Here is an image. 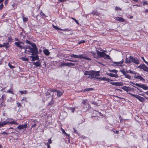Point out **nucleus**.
Returning a JSON list of instances; mask_svg holds the SVG:
<instances>
[{
	"instance_id": "1",
	"label": "nucleus",
	"mask_w": 148,
	"mask_h": 148,
	"mask_svg": "<svg viewBox=\"0 0 148 148\" xmlns=\"http://www.w3.org/2000/svg\"><path fill=\"white\" fill-rule=\"evenodd\" d=\"M31 46L32 47L29 46H26L24 53H25L26 51H28L32 53V56H35L36 54H38V49L35 43H33V44H32Z\"/></svg>"
},
{
	"instance_id": "2",
	"label": "nucleus",
	"mask_w": 148,
	"mask_h": 148,
	"mask_svg": "<svg viewBox=\"0 0 148 148\" xmlns=\"http://www.w3.org/2000/svg\"><path fill=\"white\" fill-rule=\"evenodd\" d=\"M8 123L10 124H15L16 125H18V123L16 122L15 121L13 120L12 121H4L3 122H1L0 123V127H3L4 125H6Z\"/></svg>"
},
{
	"instance_id": "3",
	"label": "nucleus",
	"mask_w": 148,
	"mask_h": 148,
	"mask_svg": "<svg viewBox=\"0 0 148 148\" xmlns=\"http://www.w3.org/2000/svg\"><path fill=\"white\" fill-rule=\"evenodd\" d=\"M127 93L132 95V96L136 98L140 101L143 102L145 100V99L143 97H140V96L135 94H133L130 92H127Z\"/></svg>"
},
{
	"instance_id": "4",
	"label": "nucleus",
	"mask_w": 148,
	"mask_h": 148,
	"mask_svg": "<svg viewBox=\"0 0 148 148\" xmlns=\"http://www.w3.org/2000/svg\"><path fill=\"white\" fill-rule=\"evenodd\" d=\"M21 44H24V43L22 42H16L14 43V44L17 48H19L21 49H24L25 50L26 46H23L21 45Z\"/></svg>"
},
{
	"instance_id": "5",
	"label": "nucleus",
	"mask_w": 148,
	"mask_h": 148,
	"mask_svg": "<svg viewBox=\"0 0 148 148\" xmlns=\"http://www.w3.org/2000/svg\"><path fill=\"white\" fill-rule=\"evenodd\" d=\"M137 68L142 69L144 71L148 72V68L144 64H141L137 66Z\"/></svg>"
},
{
	"instance_id": "6",
	"label": "nucleus",
	"mask_w": 148,
	"mask_h": 148,
	"mask_svg": "<svg viewBox=\"0 0 148 148\" xmlns=\"http://www.w3.org/2000/svg\"><path fill=\"white\" fill-rule=\"evenodd\" d=\"M27 124H25L24 125H20L18 126L17 128H16L14 130L17 132H19L18 131L16 130V129H18L19 130H21L22 129H26L27 127Z\"/></svg>"
},
{
	"instance_id": "7",
	"label": "nucleus",
	"mask_w": 148,
	"mask_h": 148,
	"mask_svg": "<svg viewBox=\"0 0 148 148\" xmlns=\"http://www.w3.org/2000/svg\"><path fill=\"white\" fill-rule=\"evenodd\" d=\"M130 58H131V63L132 62L137 64H139V60L136 57L134 58L133 57L130 56Z\"/></svg>"
},
{
	"instance_id": "8",
	"label": "nucleus",
	"mask_w": 148,
	"mask_h": 148,
	"mask_svg": "<svg viewBox=\"0 0 148 148\" xmlns=\"http://www.w3.org/2000/svg\"><path fill=\"white\" fill-rule=\"evenodd\" d=\"M136 86L145 90H147L148 89V87L145 84H140L138 83H136Z\"/></svg>"
},
{
	"instance_id": "9",
	"label": "nucleus",
	"mask_w": 148,
	"mask_h": 148,
	"mask_svg": "<svg viewBox=\"0 0 148 148\" xmlns=\"http://www.w3.org/2000/svg\"><path fill=\"white\" fill-rule=\"evenodd\" d=\"M120 71L125 76V78L129 79H131V76L130 75L126 74L125 69H123L121 70Z\"/></svg>"
},
{
	"instance_id": "10",
	"label": "nucleus",
	"mask_w": 148,
	"mask_h": 148,
	"mask_svg": "<svg viewBox=\"0 0 148 148\" xmlns=\"http://www.w3.org/2000/svg\"><path fill=\"white\" fill-rule=\"evenodd\" d=\"M96 51L97 54V57L98 58H103L105 53L104 52H101L98 50H97Z\"/></svg>"
},
{
	"instance_id": "11",
	"label": "nucleus",
	"mask_w": 148,
	"mask_h": 148,
	"mask_svg": "<svg viewBox=\"0 0 148 148\" xmlns=\"http://www.w3.org/2000/svg\"><path fill=\"white\" fill-rule=\"evenodd\" d=\"M35 56H34L31 55L29 57L32 58L31 61H35V60H39V57L38 54L35 55Z\"/></svg>"
},
{
	"instance_id": "12",
	"label": "nucleus",
	"mask_w": 148,
	"mask_h": 148,
	"mask_svg": "<svg viewBox=\"0 0 148 148\" xmlns=\"http://www.w3.org/2000/svg\"><path fill=\"white\" fill-rule=\"evenodd\" d=\"M78 58L80 59H83L86 60L90 61L91 59L89 58L87 56H83V54H80L78 55Z\"/></svg>"
},
{
	"instance_id": "13",
	"label": "nucleus",
	"mask_w": 148,
	"mask_h": 148,
	"mask_svg": "<svg viewBox=\"0 0 148 148\" xmlns=\"http://www.w3.org/2000/svg\"><path fill=\"white\" fill-rule=\"evenodd\" d=\"M110 84L116 86H122L123 85L122 82H110Z\"/></svg>"
},
{
	"instance_id": "14",
	"label": "nucleus",
	"mask_w": 148,
	"mask_h": 148,
	"mask_svg": "<svg viewBox=\"0 0 148 148\" xmlns=\"http://www.w3.org/2000/svg\"><path fill=\"white\" fill-rule=\"evenodd\" d=\"M124 62V60L123 59H122L121 61L118 62H113L112 63L114 64H115L114 65L115 66H121V64L123 63Z\"/></svg>"
},
{
	"instance_id": "15",
	"label": "nucleus",
	"mask_w": 148,
	"mask_h": 148,
	"mask_svg": "<svg viewBox=\"0 0 148 148\" xmlns=\"http://www.w3.org/2000/svg\"><path fill=\"white\" fill-rule=\"evenodd\" d=\"M41 60H38L37 62H33L32 64L33 65L35 66L36 67H40L41 66Z\"/></svg>"
},
{
	"instance_id": "16",
	"label": "nucleus",
	"mask_w": 148,
	"mask_h": 148,
	"mask_svg": "<svg viewBox=\"0 0 148 148\" xmlns=\"http://www.w3.org/2000/svg\"><path fill=\"white\" fill-rule=\"evenodd\" d=\"M9 43L8 42L6 43H3V45L0 44V47H5L6 49L9 47Z\"/></svg>"
},
{
	"instance_id": "17",
	"label": "nucleus",
	"mask_w": 148,
	"mask_h": 148,
	"mask_svg": "<svg viewBox=\"0 0 148 148\" xmlns=\"http://www.w3.org/2000/svg\"><path fill=\"white\" fill-rule=\"evenodd\" d=\"M32 121L31 124L32 125L31 129L33 128L36 126V123L37 122V120H36L32 119Z\"/></svg>"
},
{
	"instance_id": "18",
	"label": "nucleus",
	"mask_w": 148,
	"mask_h": 148,
	"mask_svg": "<svg viewBox=\"0 0 148 148\" xmlns=\"http://www.w3.org/2000/svg\"><path fill=\"white\" fill-rule=\"evenodd\" d=\"M100 71H95L92 70V75H95V76H98L100 75Z\"/></svg>"
},
{
	"instance_id": "19",
	"label": "nucleus",
	"mask_w": 148,
	"mask_h": 148,
	"mask_svg": "<svg viewBox=\"0 0 148 148\" xmlns=\"http://www.w3.org/2000/svg\"><path fill=\"white\" fill-rule=\"evenodd\" d=\"M88 106V105L81 104V106L80 108L82 110H86L88 109L87 108Z\"/></svg>"
},
{
	"instance_id": "20",
	"label": "nucleus",
	"mask_w": 148,
	"mask_h": 148,
	"mask_svg": "<svg viewBox=\"0 0 148 148\" xmlns=\"http://www.w3.org/2000/svg\"><path fill=\"white\" fill-rule=\"evenodd\" d=\"M121 88L122 89L127 92L131 91V88L128 86L127 87L126 86H124L122 87Z\"/></svg>"
},
{
	"instance_id": "21",
	"label": "nucleus",
	"mask_w": 148,
	"mask_h": 148,
	"mask_svg": "<svg viewBox=\"0 0 148 148\" xmlns=\"http://www.w3.org/2000/svg\"><path fill=\"white\" fill-rule=\"evenodd\" d=\"M106 74L112 77H115L117 78L118 77V75L117 74H114L112 73H106Z\"/></svg>"
},
{
	"instance_id": "22",
	"label": "nucleus",
	"mask_w": 148,
	"mask_h": 148,
	"mask_svg": "<svg viewBox=\"0 0 148 148\" xmlns=\"http://www.w3.org/2000/svg\"><path fill=\"white\" fill-rule=\"evenodd\" d=\"M116 20L122 22H124L125 21V20L123 18L120 17H117L116 18Z\"/></svg>"
},
{
	"instance_id": "23",
	"label": "nucleus",
	"mask_w": 148,
	"mask_h": 148,
	"mask_svg": "<svg viewBox=\"0 0 148 148\" xmlns=\"http://www.w3.org/2000/svg\"><path fill=\"white\" fill-rule=\"evenodd\" d=\"M92 70L90 71H86L84 73L85 75H92Z\"/></svg>"
},
{
	"instance_id": "24",
	"label": "nucleus",
	"mask_w": 148,
	"mask_h": 148,
	"mask_svg": "<svg viewBox=\"0 0 148 148\" xmlns=\"http://www.w3.org/2000/svg\"><path fill=\"white\" fill-rule=\"evenodd\" d=\"M93 90V89L92 88H85L83 90V92H88L90 91H92Z\"/></svg>"
},
{
	"instance_id": "25",
	"label": "nucleus",
	"mask_w": 148,
	"mask_h": 148,
	"mask_svg": "<svg viewBox=\"0 0 148 148\" xmlns=\"http://www.w3.org/2000/svg\"><path fill=\"white\" fill-rule=\"evenodd\" d=\"M1 99H2V101H1V103H3L4 102V101L6 99V95L5 94H3L1 96Z\"/></svg>"
},
{
	"instance_id": "26",
	"label": "nucleus",
	"mask_w": 148,
	"mask_h": 148,
	"mask_svg": "<svg viewBox=\"0 0 148 148\" xmlns=\"http://www.w3.org/2000/svg\"><path fill=\"white\" fill-rule=\"evenodd\" d=\"M57 96L58 97H60L62 95L63 93L60 90H58L57 91Z\"/></svg>"
},
{
	"instance_id": "27",
	"label": "nucleus",
	"mask_w": 148,
	"mask_h": 148,
	"mask_svg": "<svg viewBox=\"0 0 148 148\" xmlns=\"http://www.w3.org/2000/svg\"><path fill=\"white\" fill-rule=\"evenodd\" d=\"M131 58H130V56L128 58H126L125 60V63H131Z\"/></svg>"
},
{
	"instance_id": "28",
	"label": "nucleus",
	"mask_w": 148,
	"mask_h": 148,
	"mask_svg": "<svg viewBox=\"0 0 148 148\" xmlns=\"http://www.w3.org/2000/svg\"><path fill=\"white\" fill-rule=\"evenodd\" d=\"M43 52L45 55L46 56H48L49 55L50 52L47 49H45L43 50Z\"/></svg>"
},
{
	"instance_id": "29",
	"label": "nucleus",
	"mask_w": 148,
	"mask_h": 148,
	"mask_svg": "<svg viewBox=\"0 0 148 148\" xmlns=\"http://www.w3.org/2000/svg\"><path fill=\"white\" fill-rule=\"evenodd\" d=\"M53 27H54L56 30H64V31H68V29H64V30H63L62 29H61L60 28H59L57 26H55L54 25H53Z\"/></svg>"
},
{
	"instance_id": "30",
	"label": "nucleus",
	"mask_w": 148,
	"mask_h": 148,
	"mask_svg": "<svg viewBox=\"0 0 148 148\" xmlns=\"http://www.w3.org/2000/svg\"><path fill=\"white\" fill-rule=\"evenodd\" d=\"M136 77V79H139L141 81H145V79H144L142 77L140 76V75L139 76H137V77Z\"/></svg>"
},
{
	"instance_id": "31",
	"label": "nucleus",
	"mask_w": 148,
	"mask_h": 148,
	"mask_svg": "<svg viewBox=\"0 0 148 148\" xmlns=\"http://www.w3.org/2000/svg\"><path fill=\"white\" fill-rule=\"evenodd\" d=\"M104 59H107L110 60V57L108 55L106 54V53L105 55H104V57H103Z\"/></svg>"
},
{
	"instance_id": "32",
	"label": "nucleus",
	"mask_w": 148,
	"mask_h": 148,
	"mask_svg": "<svg viewBox=\"0 0 148 148\" xmlns=\"http://www.w3.org/2000/svg\"><path fill=\"white\" fill-rule=\"evenodd\" d=\"M70 56L74 58H78V55L74 54H71Z\"/></svg>"
},
{
	"instance_id": "33",
	"label": "nucleus",
	"mask_w": 148,
	"mask_h": 148,
	"mask_svg": "<svg viewBox=\"0 0 148 148\" xmlns=\"http://www.w3.org/2000/svg\"><path fill=\"white\" fill-rule=\"evenodd\" d=\"M75 65V64L74 63L67 62V66L71 67Z\"/></svg>"
},
{
	"instance_id": "34",
	"label": "nucleus",
	"mask_w": 148,
	"mask_h": 148,
	"mask_svg": "<svg viewBox=\"0 0 148 148\" xmlns=\"http://www.w3.org/2000/svg\"><path fill=\"white\" fill-rule=\"evenodd\" d=\"M40 14L42 18H44L45 17V14L43 13L42 10L40 12Z\"/></svg>"
},
{
	"instance_id": "35",
	"label": "nucleus",
	"mask_w": 148,
	"mask_h": 148,
	"mask_svg": "<svg viewBox=\"0 0 148 148\" xmlns=\"http://www.w3.org/2000/svg\"><path fill=\"white\" fill-rule=\"evenodd\" d=\"M87 99H85V100H83V101H82V102L81 103V104L88 105V103H87Z\"/></svg>"
},
{
	"instance_id": "36",
	"label": "nucleus",
	"mask_w": 148,
	"mask_h": 148,
	"mask_svg": "<svg viewBox=\"0 0 148 148\" xmlns=\"http://www.w3.org/2000/svg\"><path fill=\"white\" fill-rule=\"evenodd\" d=\"M134 73H133V74H134V78L136 79V77H137V76H139V74L138 73L134 71Z\"/></svg>"
},
{
	"instance_id": "37",
	"label": "nucleus",
	"mask_w": 148,
	"mask_h": 148,
	"mask_svg": "<svg viewBox=\"0 0 148 148\" xmlns=\"http://www.w3.org/2000/svg\"><path fill=\"white\" fill-rule=\"evenodd\" d=\"M21 59L23 61L26 62H29V59L27 58H25L24 57H22Z\"/></svg>"
},
{
	"instance_id": "38",
	"label": "nucleus",
	"mask_w": 148,
	"mask_h": 148,
	"mask_svg": "<svg viewBox=\"0 0 148 148\" xmlns=\"http://www.w3.org/2000/svg\"><path fill=\"white\" fill-rule=\"evenodd\" d=\"M91 53H92V54L93 55V57L95 58H96L97 59H98L97 57H96V54L95 52H94L93 51H91Z\"/></svg>"
},
{
	"instance_id": "39",
	"label": "nucleus",
	"mask_w": 148,
	"mask_h": 148,
	"mask_svg": "<svg viewBox=\"0 0 148 148\" xmlns=\"http://www.w3.org/2000/svg\"><path fill=\"white\" fill-rule=\"evenodd\" d=\"M109 71L110 72H113L115 73H117L118 72V71L115 69L113 70H110Z\"/></svg>"
},
{
	"instance_id": "40",
	"label": "nucleus",
	"mask_w": 148,
	"mask_h": 148,
	"mask_svg": "<svg viewBox=\"0 0 148 148\" xmlns=\"http://www.w3.org/2000/svg\"><path fill=\"white\" fill-rule=\"evenodd\" d=\"M60 66H67V62H63L60 65Z\"/></svg>"
},
{
	"instance_id": "41",
	"label": "nucleus",
	"mask_w": 148,
	"mask_h": 148,
	"mask_svg": "<svg viewBox=\"0 0 148 148\" xmlns=\"http://www.w3.org/2000/svg\"><path fill=\"white\" fill-rule=\"evenodd\" d=\"M25 43H26L29 44L31 45H32V44H33V43H31L30 41L27 40H25Z\"/></svg>"
},
{
	"instance_id": "42",
	"label": "nucleus",
	"mask_w": 148,
	"mask_h": 148,
	"mask_svg": "<svg viewBox=\"0 0 148 148\" xmlns=\"http://www.w3.org/2000/svg\"><path fill=\"white\" fill-rule=\"evenodd\" d=\"M51 94L50 93L48 92V91H47L46 94V96H47V97H49L51 96Z\"/></svg>"
},
{
	"instance_id": "43",
	"label": "nucleus",
	"mask_w": 148,
	"mask_h": 148,
	"mask_svg": "<svg viewBox=\"0 0 148 148\" xmlns=\"http://www.w3.org/2000/svg\"><path fill=\"white\" fill-rule=\"evenodd\" d=\"M76 107H75L74 108H70V110L71 111V112H74L75 110V109Z\"/></svg>"
},
{
	"instance_id": "44",
	"label": "nucleus",
	"mask_w": 148,
	"mask_h": 148,
	"mask_svg": "<svg viewBox=\"0 0 148 148\" xmlns=\"http://www.w3.org/2000/svg\"><path fill=\"white\" fill-rule=\"evenodd\" d=\"M7 93H11L12 94H14V93L13 91L12 90H10V89H9V90H8L7 91Z\"/></svg>"
},
{
	"instance_id": "45",
	"label": "nucleus",
	"mask_w": 148,
	"mask_h": 148,
	"mask_svg": "<svg viewBox=\"0 0 148 148\" xmlns=\"http://www.w3.org/2000/svg\"><path fill=\"white\" fill-rule=\"evenodd\" d=\"M125 72L126 73H129L131 74H133V73H134V71H132L130 70H129L128 71H126Z\"/></svg>"
},
{
	"instance_id": "46",
	"label": "nucleus",
	"mask_w": 148,
	"mask_h": 148,
	"mask_svg": "<svg viewBox=\"0 0 148 148\" xmlns=\"http://www.w3.org/2000/svg\"><path fill=\"white\" fill-rule=\"evenodd\" d=\"M8 66L11 69H13L15 68V67L12 65L11 64H10V63H9L8 64Z\"/></svg>"
},
{
	"instance_id": "47",
	"label": "nucleus",
	"mask_w": 148,
	"mask_h": 148,
	"mask_svg": "<svg viewBox=\"0 0 148 148\" xmlns=\"http://www.w3.org/2000/svg\"><path fill=\"white\" fill-rule=\"evenodd\" d=\"M54 104V101H51L48 104L49 105L52 106Z\"/></svg>"
},
{
	"instance_id": "48",
	"label": "nucleus",
	"mask_w": 148,
	"mask_h": 148,
	"mask_svg": "<svg viewBox=\"0 0 148 148\" xmlns=\"http://www.w3.org/2000/svg\"><path fill=\"white\" fill-rule=\"evenodd\" d=\"M52 143V141H51V138H50V139H48V142L47 143V144H51Z\"/></svg>"
},
{
	"instance_id": "49",
	"label": "nucleus",
	"mask_w": 148,
	"mask_h": 148,
	"mask_svg": "<svg viewBox=\"0 0 148 148\" xmlns=\"http://www.w3.org/2000/svg\"><path fill=\"white\" fill-rule=\"evenodd\" d=\"M141 59L143 60L144 62L147 64V65L148 64V62L146 61L144 58L143 57H141Z\"/></svg>"
},
{
	"instance_id": "50",
	"label": "nucleus",
	"mask_w": 148,
	"mask_h": 148,
	"mask_svg": "<svg viewBox=\"0 0 148 148\" xmlns=\"http://www.w3.org/2000/svg\"><path fill=\"white\" fill-rule=\"evenodd\" d=\"M50 91L51 92H57L58 90L57 89H52L51 88L49 89Z\"/></svg>"
},
{
	"instance_id": "51",
	"label": "nucleus",
	"mask_w": 148,
	"mask_h": 148,
	"mask_svg": "<svg viewBox=\"0 0 148 148\" xmlns=\"http://www.w3.org/2000/svg\"><path fill=\"white\" fill-rule=\"evenodd\" d=\"M86 41L84 40H82L80 41V42H78V44L79 45H80L82 43H84Z\"/></svg>"
},
{
	"instance_id": "52",
	"label": "nucleus",
	"mask_w": 148,
	"mask_h": 148,
	"mask_svg": "<svg viewBox=\"0 0 148 148\" xmlns=\"http://www.w3.org/2000/svg\"><path fill=\"white\" fill-rule=\"evenodd\" d=\"M28 20L27 18L24 17L23 18V22H26Z\"/></svg>"
},
{
	"instance_id": "53",
	"label": "nucleus",
	"mask_w": 148,
	"mask_h": 148,
	"mask_svg": "<svg viewBox=\"0 0 148 148\" xmlns=\"http://www.w3.org/2000/svg\"><path fill=\"white\" fill-rule=\"evenodd\" d=\"M95 78V77L93 75H90V76L88 77V78L90 79H93Z\"/></svg>"
},
{
	"instance_id": "54",
	"label": "nucleus",
	"mask_w": 148,
	"mask_h": 148,
	"mask_svg": "<svg viewBox=\"0 0 148 148\" xmlns=\"http://www.w3.org/2000/svg\"><path fill=\"white\" fill-rule=\"evenodd\" d=\"M73 130H74V132L77 134H78V131L75 128H73Z\"/></svg>"
},
{
	"instance_id": "55",
	"label": "nucleus",
	"mask_w": 148,
	"mask_h": 148,
	"mask_svg": "<svg viewBox=\"0 0 148 148\" xmlns=\"http://www.w3.org/2000/svg\"><path fill=\"white\" fill-rule=\"evenodd\" d=\"M8 42H12V40H13L12 39L11 37H8Z\"/></svg>"
},
{
	"instance_id": "56",
	"label": "nucleus",
	"mask_w": 148,
	"mask_h": 148,
	"mask_svg": "<svg viewBox=\"0 0 148 148\" xmlns=\"http://www.w3.org/2000/svg\"><path fill=\"white\" fill-rule=\"evenodd\" d=\"M97 12H95L94 11H93L91 13L93 15H97Z\"/></svg>"
},
{
	"instance_id": "57",
	"label": "nucleus",
	"mask_w": 148,
	"mask_h": 148,
	"mask_svg": "<svg viewBox=\"0 0 148 148\" xmlns=\"http://www.w3.org/2000/svg\"><path fill=\"white\" fill-rule=\"evenodd\" d=\"M21 101H27V99L25 97H23V98L21 100Z\"/></svg>"
},
{
	"instance_id": "58",
	"label": "nucleus",
	"mask_w": 148,
	"mask_h": 148,
	"mask_svg": "<svg viewBox=\"0 0 148 148\" xmlns=\"http://www.w3.org/2000/svg\"><path fill=\"white\" fill-rule=\"evenodd\" d=\"M72 19H73L75 21V22L77 24H79V23H78V21L76 20V19H75L72 17Z\"/></svg>"
},
{
	"instance_id": "59",
	"label": "nucleus",
	"mask_w": 148,
	"mask_h": 148,
	"mask_svg": "<svg viewBox=\"0 0 148 148\" xmlns=\"http://www.w3.org/2000/svg\"><path fill=\"white\" fill-rule=\"evenodd\" d=\"M21 28L22 29V31L21 32H20V35L21 36H23V31H24L23 29L21 27Z\"/></svg>"
},
{
	"instance_id": "60",
	"label": "nucleus",
	"mask_w": 148,
	"mask_h": 148,
	"mask_svg": "<svg viewBox=\"0 0 148 148\" xmlns=\"http://www.w3.org/2000/svg\"><path fill=\"white\" fill-rule=\"evenodd\" d=\"M133 86L135 88H136L137 90H138L139 91H140V92H142V90L141 89H140L138 88V87H136L135 86Z\"/></svg>"
},
{
	"instance_id": "61",
	"label": "nucleus",
	"mask_w": 148,
	"mask_h": 148,
	"mask_svg": "<svg viewBox=\"0 0 148 148\" xmlns=\"http://www.w3.org/2000/svg\"><path fill=\"white\" fill-rule=\"evenodd\" d=\"M3 7V3L1 4L0 5V10H1Z\"/></svg>"
},
{
	"instance_id": "62",
	"label": "nucleus",
	"mask_w": 148,
	"mask_h": 148,
	"mask_svg": "<svg viewBox=\"0 0 148 148\" xmlns=\"http://www.w3.org/2000/svg\"><path fill=\"white\" fill-rule=\"evenodd\" d=\"M17 106L18 107H22V106L21 104L20 103L18 102L17 103Z\"/></svg>"
},
{
	"instance_id": "63",
	"label": "nucleus",
	"mask_w": 148,
	"mask_h": 148,
	"mask_svg": "<svg viewBox=\"0 0 148 148\" xmlns=\"http://www.w3.org/2000/svg\"><path fill=\"white\" fill-rule=\"evenodd\" d=\"M119 118L120 120V122H123V119L121 118V117L120 115L119 116Z\"/></svg>"
},
{
	"instance_id": "64",
	"label": "nucleus",
	"mask_w": 148,
	"mask_h": 148,
	"mask_svg": "<svg viewBox=\"0 0 148 148\" xmlns=\"http://www.w3.org/2000/svg\"><path fill=\"white\" fill-rule=\"evenodd\" d=\"M113 96L114 97H117L118 98H119V99H123V98L120 97H119L118 96H115V95H114Z\"/></svg>"
}]
</instances>
